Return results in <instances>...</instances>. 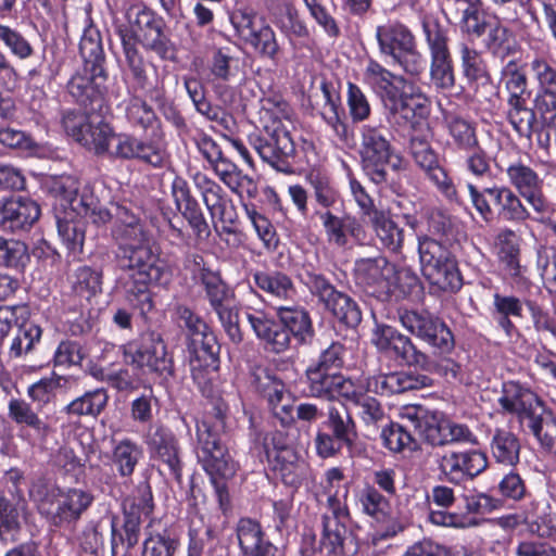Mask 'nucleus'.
I'll list each match as a JSON object with an SVG mask.
<instances>
[{"mask_svg":"<svg viewBox=\"0 0 556 556\" xmlns=\"http://www.w3.org/2000/svg\"><path fill=\"white\" fill-rule=\"evenodd\" d=\"M253 280L271 301L293 300L296 294L292 279L279 270L256 271L253 274Z\"/></svg>","mask_w":556,"mask_h":556,"instance_id":"nucleus-35","label":"nucleus"},{"mask_svg":"<svg viewBox=\"0 0 556 556\" xmlns=\"http://www.w3.org/2000/svg\"><path fill=\"white\" fill-rule=\"evenodd\" d=\"M420 435L434 447L446 446V416L439 412H431L426 416Z\"/></svg>","mask_w":556,"mask_h":556,"instance_id":"nucleus-62","label":"nucleus"},{"mask_svg":"<svg viewBox=\"0 0 556 556\" xmlns=\"http://www.w3.org/2000/svg\"><path fill=\"white\" fill-rule=\"evenodd\" d=\"M437 463L441 473L454 483L472 479L488 467L485 454L478 450L445 452Z\"/></svg>","mask_w":556,"mask_h":556,"instance_id":"nucleus-18","label":"nucleus"},{"mask_svg":"<svg viewBox=\"0 0 556 556\" xmlns=\"http://www.w3.org/2000/svg\"><path fill=\"white\" fill-rule=\"evenodd\" d=\"M519 518L531 532L542 538L552 535L556 530V518L546 502H531Z\"/></svg>","mask_w":556,"mask_h":556,"instance_id":"nucleus-39","label":"nucleus"},{"mask_svg":"<svg viewBox=\"0 0 556 556\" xmlns=\"http://www.w3.org/2000/svg\"><path fill=\"white\" fill-rule=\"evenodd\" d=\"M340 374L309 364L305 370L309 394L315 397L333 400V389Z\"/></svg>","mask_w":556,"mask_h":556,"instance_id":"nucleus-50","label":"nucleus"},{"mask_svg":"<svg viewBox=\"0 0 556 556\" xmlns=\"http://www.w3.org/2000/svg\"><path fill=\"white\" fill-rule=\"evenodd\" d=\"M495 18L488 14L481 7V2H468L467 8L463 13V27L468 34L478 37L486 33L488 26Z\"/></svg>","mask_w":556,"mask_h":556,"instance_id":"nucleus-58","label":"nucleus"},{"mask_svg":"<svg viewBox=\"0 0 556 556\" xmlns=\"http://www.w3.org/2000/svg\"><path fill=\"white\" fill-rule=\"evenodd\" d=\"M536 113L534 108L528 106L527 99L507 102V119L520 137L531 139L532 135L535 134Z\"/></svg>","mask_w":556,"mask_h":556,"instance_id":"nucleus-47","label":"nucleus"},{"mask_svg":"<svg viewBox=\"0 0 556 556\" xmlns=\"http://www.w3.org/2000/svg\"><path fill=\"white\" fill-rule=\"evenodd\" d=\"M381 437L384 446L393 452L413 451L417 446L415 439L408 430V425L392 422L382 430Z\"/></svg>","mask_w":556,"mask_h":556,"instance_id":"nucleus-57","label":"nucleus"},{"mask_svg":"<svg viewBox=\"0 0 556 556\" xmlns=\"http://www.w3.org/2000/svg\"><path fill=\"white\" fill-rule=\"evenodd\" d=\"M427 98L421 93H396L383 106L390 123L400 126L409 123L413 118L422 117L427 114Z\"/></svg>","mask_w":556,"mask_h":556,"instance_id":"nucleus-28","label":"nucleus"},{"mask_svg":"<svg viewBox=\"0 0 556 556\" xmlns=\"http://www.w3.org/2000/svg\"><path fill=\"white\" fill-rule=\"evenodd\" d=\"M123 507L125 517L138 520L148 518L154 509L153 495L149 482L146 480L140 482L134 495L124 500Z\"/></svg>","mask_w":556,"mask_h":556,"instance_id":"nucleus-51","label":"nucleus"},{"mask_svg":"<svg viewBox=\"0 0 556 556\" xmlns=\"http://www.w3.org/2000/svg\"><path fill=\"white\" fill-rule=\"evenodd\" d=\"M530 68L538 84L533 106L541 117H545L556 111V68L543 58L532 60Z\"/></svg>","mask_w":556,"mask_h":556,"instance_id":"nucleus-23","label":"nucleus"},{"mask_svg":"<svg viewBox=\"0 0 556 556\" xmlns=\"http://www.w3.org/2000/svg\"><path fill=\"white\" fill-rule=\"evenodd\" d=\"M113 214L116 218L112 230L117 243L115 260L130 279L125 283L126 298L141 314L149 313L153 302L148 286L167 282L170 277L168 267L149 244L148 231L138 216L122 204L114 205Z\"/></svg>","mask_w":556,"mask_h":556,"instance_id":"nucleus-1","label":"nucleus"},{"mask_svg":"<svg viewBox=\"0 0 556 556\" xmlns=\"http://www.w3.org/2000/svg\"><path fill=\"white\" fill-rule=\"evenodd\" d=\"M74 292L87 300L102 291V273L89 266L76 269L73 280Z\"/></svg>","mask_w":556,"mask_h":556,"instance_id":"nucleus-53","label":"nucleus"},{"mask_svg":"<svg viewBox=\"0 0 556 556\" xmlns=\"http://www.w3.org/2000/svg\"><path fill=\"white\" fill-rule=\"evenodd\" d=\"M279 320L288 329V334L293 336L301 344L311 342L314 329L309 314L299 307L277 306Z\"/></svg>","mask_w":556,"mask_h":556,"instance_id":"nucleus-38","label":"nucleus"},{"mask_svg":"<svg viewBox=\"0 0 556 556\" xmlns=\"http://www.w3.org/2000/svg\"><path fill=\"white\" fill-rule=\"evenodd\" d=\"M106 78L103 67H80L67 81V93L79 106L94 111L102 104Z\"/></svg>","mask_w":556,"mask_h":556,"instance_id":"nucleus-16","label":"nucleus"},{"mask_svg":"<svg viewBox=\"0 0 556 556\" xmlns=\"http://www.w3.org/2000/svg\"><path fill=\"white\" fill-rule=\"evenodd\" d=\"M79 143L98 156L113 160L138 159L153 166L164 160L163 150L127 132H115L113 126L100 115L89 122Z\"/></svg>","mask_w":556,"mask_h":556,"instance_id":"nucleus-3","label":"nucleus"},{"mask_svg":"<svg viewBox=\"0 0 556 556\" xmlns=\"http://www.w3.org/2000/svg\"><path fill=\"white\" fill-rule=\"evenodd\" d=\"M419 287L418 276L407 267L396 268L395 274L388 281V288L384 290L383 296L394 295L403 298L410 294Z\"/></svg>","mask_w":556,"mask_h":556,"instance_id":"nucleus-59","label":"nucleus"},{"mask_svg":"<svg viewBox=\"0 0 556 556\" xmlns=\"http://www.w3.org/2000/svg\"><path fill=\"white\" fill-rule=\"evenodd\" d=\"M389 135L384 126L372 124L363 125L358 131L361 164L376 185L387 181L389 166L393 170L403 168L402 159L395 154Z\"/></svg>","mask_w":556,"mask_h":556,"instance_id":"nucleus-5","label":"nucleus"},{"mask_svg":"<svg viewBox=\"0 0 556 556\" xmlns=\"http://www.w3.org/2000/svg\"><path fill=\"white\" fill-rule=\"evenodd\" d=\"M147 443L153 453L176 479L181 477V460L177 440L172 432L156 428L148 435Z\"/></svg>","mask_w":556,"mask_h":556,"instance_id":"nucleus-27","label":"nucleus"},{"mask_svg":"<svg viewBox=\"0 0 556 556\" xmlns=\"http://www.w3.org/2000/svg\"><path fill=\"white\" fill-rule=\"evenodd\" d=\"M445 127L453 144L462 151L468 152L471 149L478 148L479 139L477 136L476 125L455 114H445Z\"/></svg>","mask_w":556,"mask_h":556,"instance_id":"nucleus-41","label":"nucleus"},{"mask_svg":"<svg viewBox=\"0 0 556 556\" xmlns=\"http://www.w3.org/2000/svg\"><path fill=\"white\" fill-rule=\"evenodd\" d=\"M371 342L380 352L408 366H415L425 371L437 368L435 363L418 350L410 338L391 326L377 324L372 329Z\"/></svg>","mask_w":556,"mask_h":556,"instance_id":"nucleus-11","label":"nucleus"},{"mask_svg":"<svg viewBox=\"0 0 556 556\" xmlns=\"http://www.w3.org/2000/svg\"><path fill=\"white\" fill-rule=\"evenodd\" d=\"M8 409L9 417L14 422L29 427L38 439L45 440L51 432L49 424L43 421L25 400L11 399Z\"/></svg>","mask_w":556,"mask_h":556,"instance_id":"nucleus-44","label":"nucleus"},{"mask_svg":"<svg viewBox=\"0 0 556 556\" xmlns=\"http://www.w3.org/2000/svg\"><path fill=\"white\" fill-rule=\"evenodd\" d=\"M377 39L380 51L393 60L415 46L414 36L401 24L378 27Z\"/></svg>","mask_w":556,"mask_h":556,"instance_id":"nucleus-37","label":"nucleus"},{"mask_svg":"<svg viewBox=\"0 0 556 556\" xmlns=\"http://www.w3.org/2000/svg\"><path fill=\"white\" fill-rule=\"evenodd\" d=\"M71 205L79 214L92 217L96 223H106L111 216L110 212L100 207L99 200L86 188L73 197Z\"/></svg>","mask_w":556,"mask_h":556,"instance_id":"nucleus-61","label":"nucleus"},{"mask_svg":"<svg viewBox=\"0 0 556 556\" xmlns=\"http://www.w3.org/2000/svg\"><path fill=\"white\" fill-rule=\"evenodd\" d=\"M508 182L538 215L549 210V202L544 193V180L529 165L520 161L510 163L505 169Z\"/></svg>","mask_w":556,"mask_h":556,"instance_id":"nucleus-14","label":"nucleus"},{"mask_svg":"<svg viewBox=\"0 0 556 556\" xmlns=\"http://www.w3.org/2000/svg\"><path fill=\"white\" fill-rule=\"evenodd\" d=\"M125 115L132 126L141 129L153 128L157 124V117L152 106L139 97H131L127 101Z\"/></svg>","mask_w":556,"mask_h":556,"instance_id":"nucleus-54","label":"nucleus"},{"mask_svg":"<svg viewBox=\"0 0 556 556\" xmlns=\"http://www.w3.org/2000/svg\"><path fill=\"white\" fill-rule=\"evenodd\" d=\"M142 456L141 446L130 439H123L114 442L111 460L118 475L127 478L134 473Z\"/></svg>","mask_w":556,"mask_h":556,"instance_id":"nucleus-42","label":"nucleus"},{"mask_svg":"<svg viewBox=\"0 0 556 556\" xmlns=\"http://www.w3.org/2000/svg\"><path fill=\"white\" fill-rule=\"evenodd\" d=\"M27 516L24 503L13 504L0 492V541L4 543L17 541L27 522Z\"/></svg>","mask_w":556,"mask_h":556,"instance_id":"nucleus-31","label":"nucleus"},{"mask_svg":"<svg viewBox=\"0 0 556 556\" xmlns=\"http://www.w3.org/2000/svg\"><path fill=\"white\" fill-rule=\"evenodd\" d=\"M293 113L286 102L267 101L261 111L263 130L250 136V143L261 159L282 173H290L295 144Z\"/></svg>","mask_w":556,"mask_h":556,"instance_id":"nucleus-2","label":"nucleus"},{"mask_svg":"<svg viewBox=\"0 0 556 556\" xmlns=\"http://www.w3.org/2000/svg\"><path fill=\"white\" fill-rule=\"evenodd\" d=\"M239 546L249 556H276L277 547L267 540L261 525L250 518H241L237 526Z\"/></svg>","mask_w":556,"mask_h":556,"instance_id":"nucleus-30","label":"nucleus"},{"mask_svg":"<svg viewBox=\"0 0 556 556\" xmlns=\"http://www.w3.org/2000/svg\"><path fill=\"white\" fill-rule=\"evenodd\" d=\"M324 306L348 327L355 328L362 321V311L358 304L341 291H337Z\"/></svg>","mask_w":556,"mask_h":556,"instance_id":"nucleus-48","label":"nucleus"},{"mask_svg":"<svg viewBox=\"0 0 556 556\" xmlns=\"http://www.w3.org/2000/svg\"><path fill=\"white\" fill-rule=\"evenodd\" d=\"M178 540L168 531L150 534L143 543L142 556H174Z\"/></svg>","mask_w":556,"mask_h":556,"instance_id":"nucleus-64","label":"nucleus"},{"mask_svg":"<svg viewBox=\"0 0 556 556\" xmlns=\"http://www.w3.org/2000/svg\"><path fill=\"white\" fill-rule=\"evenodd\" d=\"M325 477L328 497L326 510L321 516L320 551L324 556H349L356 551L352 533L348 529L350 514L344 498L339 495V490L332 492V489L342 481L343 473L339 468H330Z\"/></svg>","mask_w":556,"mask_h":556,"instance_id":"nucleus-4","label":"nucleus"},{"mask_svg":"<svg viewBox=\"0 0 556 556\" xmlns=\"http://www.w3.org/2000/svg\"><path fill=\"white\" fill-rule=\"evenodd\" d=\"M316 109L321 118L332 128L334 134L343 141L349 138L348 127L341 119L339 94L326 83L320 85L319 91L315 94Z\"/></svg>","mask_w":556,"mask_h":556,"instance_id":"nucleus-33","label":"nucleus"},{"mask_svg":"<svg viewBox=\"0 0 556 556\" xmlns=\"http://www.w3.org/2000/svg\"><path fill=\"white\" fill-rule=\"evenodd\" d=\"M463 74L469 81L488 80L486 63L480 52L466 43L459 46Z\"/></svg>","mask_w":556,"mask_h":556,"instance_id":"nucleus-55","label":"nucleus"},{"mask_svg":"<svg viewBox=\"0 0 556 556\" xmlns=\"http://www.w3.org/2000/svg\"><path fill=\"white\" fill-rule=\"evenodd\" d=\"M466 187L472 206L485 223H490L494 217V211L486 195L496 208L498 218L511 223H522L531 218V211L523 203L520 194L507 186L493 185L480 190L476 184L467 182Z\"/></svg>","mask_w":556,"mask_h":556,"instance_id":"nucleus-6","label":"nucleus"},{"mask_svg":"<svg viewBox=\"0 0 556 556\" xmlns=\"http://www.w3.org/2000/svg\"><path fill=\"white\" fill-rule=\"evenodd\" d=\"M522 426L528 428L543 448L556 453V417L544 403L529 415Z\"/></svg>","mask_w":556,"mask_h":556,"instance_id":"nucleus-34","label":"nucleus"},{"mask_svg":"<svg viewBox=\"0 0 556 556\" xmlns=\"http://www.w3.org/2000/svg\"><path fill=\"white\" fill-rule=\"evenodd\" d=\"M122 43L128 70L134 80L135 90H147L151 87L147 75V65L139 55L131 36L122 35Z\"/></svg>","mask_w":556,"mask_h":556,"instance_id":"nucleus-52","label":"nucleus"},{"mask_svg":"<svg viewBox=\"0 0 556 556\" xmlns=\"http://www.w3.org/2000/svg\"><path fill=\"white\" fill-rule=\"evenodd\" d=\"M79 52L84 61L81 67H103V49L98 31L89 29L84 33L79 42Z\"/></svg>","mask_w":556,"mask_h":556,"instance_id":"nucleus-60","label":"nucleus"},{"mask_svg":"<svg viewBox=\"0 0 556 556\" xmlns=\"http://www.w3.org/2000/svg\"><path fill=\"white\" fill-rule=\"evenodd\" d=\"M71 381L66 377L51 375L30 384L27 389V395L33 402L37 403L38 406H45L59 393H65Z\"/></svg>","mask_w":556,"mask_h":556,"instance_id":"nucleus-49","label":"nucleus"},{"mask_svg":"<svg viewBox=\"0 0 556 556\" xmlns=\"http://www.w3.org/2000/svg\"><path fill=\"white\" fill-rule=\"evenodd\" d=\"M395 274V265L386 256L378 254L374 257H361L354 264L356 285L364 291L376 296H383L388 281Z\"/></svg>","mask_w":556,"mask_h":556,"instance_id":"nucleus-19","label":"nucleus"},{"mask_svg":"<svg viewBox=\"0 0 556 556\" xmlns=\"http://www.w3.org/2000/svg\"><path fill=\"white\" fill-rule=\"evenodd\" d=\"M426 376H418L407 371L380 374L368 378L367 389L381 395L399 394L416 390L427 384Z\"/></svg>","mask_w":556,"mask_h":556,"instance_id":"nucleus-26","label":"nucleus"},{"mask_svg":"<svg viewBox=\"0 0 556 556\" xmlns=\"http://www.w3.org/2000/svg\"><path fill=\"white\" fill-rule=\"evenodd\" d=\"M224 421L216 419L213 424L203 421L198 425V450L197 456L210 480H229L238 469L237 463L232 459L227 446L222 442L220 432Z\"/></svg>","mask_w":556,"mask_h":556,"instance_id":"nucleus-8","label":"nucleus"},{"mask_svg":"<svg viewBox=\"0 0 556 556\" xmlns=\"http://www.w3.org/2000/svg\"><path fill=\"white\" fill-rule=\"evenodd\" d=\"M247 319L265 350L279 354L289 349L291 337L280 320L269 318L264 312H248Z\"/></svg>","mask_w":556,"mask_h":556,"instance_id":"nucleus-24","label":"nucleus"},{"mask_svg":"<svg viewBox=\"0 0 556 556\" xmlns=\"http://www.w3.org/2000/svg\"><path fill=\"white\" fill-rule=\"evenodd\" d=\"M199 280L204 288L205 298L207 299L213 311L224 307L235 301V293L222 279L219 274L208 268H202Z\"/></svg>","mask_w":556,"mask_h":556,"instance_id":"nucleus-40","label":"nucleus"},{"mask_svg":"<svg viewBox=\"0 0 556 556\" xmlns=\"http://www.w3.org/2000/svg\"><path fill=\"white\" fill-rule=\"evenodd\" d=\"M219 349L213 332L202 337L197 345L192 344V342L190 343L192 377L199 383L203 379V371L210 375L217 370Z\"/></svg>","mask_w":556,"mask_h":556,"instance_id":"nucleus-29","label":"nucleus"},{"mask_svg":"<svg viewBox=\"0 0 556 556\" xmlns=\"http://www.w3.org/2000/svg\"><path fill=\"white\" fill-rule=\"evenodd\" d=\"M422 28L431 52V78L435 86L451 88L454 85V74L446 33L434 21H424Z\"/></svg>","mask_w":556,"mask_h":556,"instance_id":"nucleus-17","label":"nucleus"},{"mask_svg":"<svg viewBox=\"0 0 556 556\" xmlns=\"http://www.w3.org/2000/svg\"><path fill=\"white\" fill-rule=\"evenodd\" d=\"M267 463L280 480L289 486L299 488L309 473L308 465L290 446L267 448Z\"/></svg>","mask_w":556,"mask_h":556,"instance_id":"nucleus-22","label":"nucleus"},{"mask_svg":"<svg viewBox=\"0 0 556 556\" xmlns=\"http://www.w3.org/2000/svg\"><path fill=\"white\" fill-rule=\"evenodd\" d=\"M497 256L502 269L511 278L521 275L520 239L517 233L505 228L496 236Z\"/></svg>","mask_w":556,"mask_h":556,"instance_id":"nucleus-36","label":"nucleus"},{"mask_svg":"<svg viewBox=\"0 0 556 556\" xmlns=\"http://www.w3.org/2000/svg\"><path fill=\"white\" fill-rule=\"evenodd\" d=\"M374 231L383 248L400 252L404 243V230L382 211L370 218Z\"/></svg>","mask_w":556,"mask_h":556,"instance_id":"nucleus-45","label":"nucleus"},{"mask_svg":"<svg viewBox=\"0 0 556 556\" xmlns=\"http://www.w3.org/2000/svg\"><path fill=\"white\" fill-rule=\"evenodd\" d=\"M399 319L401 325L412 334L427 342L439 353H448L454 348V337L450 328L427 313L416 311H400Z\"/></svg>","mask_w":556,"mask_h":556,"instance_id":"nucleus-12","label":"nucleus"},{"mask_svg":"<svg viewBox=\"0 0 556 556\" xmlns=\"http://www.w3.org/2000/svg\"><path fill=\"white\" fill-rule=\"evenodd\" d=\"M126 18L131 27V34L123 33L122 35L131 36L142 42V45L156 52L164 51V42L162 33L153 12L148 9L143 2H132L126 9Z\"/></svg>","mask_w":556,"mask_h":556,"instance_id":"nucleus-20","label":"nucleus"},{"mask_svg":"<svg viewBox=\"0 0 556 556\" xmlns=\"http://www.w3.org/2000/svg\"><path fill=\"white\" fill-rule=\"evenodd\" d=\"M109 395L104 389L88 391L81 396L76 397L64 407L68 416H99L108 405Z\"/></svg>","mask_w":556,"mask_h":556,"instance_id":"nucleus-46","label":"nucleus"},{"mask_svg":"<svg viewBox=\"0 0 556 556\" xmlns=\"http://www.w3.org/2000/svg\"><path fill=\"white\" fill-rule=\"evenodd\" d=\"M520 441L509 430L496 429L491 440V453L496 463L515 466L519 462Z\"/></svg>","mask_w":556,"mask_h":556,"instance_id":"nucleus-43","label":"nucleus"},{"mask_svg":"<svg viewBox=\"0 0 556 556\" xmlns=\"http://www.w3.org/2000/svg\"><path fill=\"white\" fill-rule=\"evenodd\" d=\"M122 351L128 365L159 375H173V361L160 333H143L139 340L124 344Z\"/></svg>","mask_w":556,"mask_h":556,"instance_id":"nucleus-10","label":"nucleus"},{"mask_svg":"<svg viewBox=\"0 0 556 556\" xmlns=\"http://www.w3.org/2000/svg\"><path fill=\"white\" fill-rule=\"evenodd\" d=\"M92 502V494L85 490L53 489L39 500L38 509L52 525L63 527L79 520Z\"/></svg>","mask_w":556,"mask_h":556,"instance_id":"nucleus-9","label":"nucleus"},{"mask_svg":"<svg viewBox=\"0 0 556 556\" xmlns=\"http://www.w3.org/2000/svg\"><path fill=\"white\" fill-rule=\"evenodd\" d=\"M503 80L508 92L507 102L528 100V78L526 73L509 62L503 70Z\"/></svg>","mask_w":556,"mask_h":556,"instance_id":"nucleus-56","label":"nucleus"},{"mask_svg":"<svg viewBox=\"0 0 556 556\" xmlns=\"http://www.w3.org/2000/svg\"><path fill=\"white\" fill-rule=\"evenodd\" d=\"M409 152L415 163L426 173L439 165L438 155L431 148L426 136H412Z\"/></svg>","mask_w":556,"mask_h":556,"instance_id":"nucleus-63","label":"nucleus"},{"mask_svg":"<svg viewBox=\"0 0 556 556\" xmlns=\"http://www.w3.org/2000/svg\"><path fill=\"white\" fill-rule=\"evenodd\" d=\"M498 403L505 412L516 414L519 422L523 425L529 415L543 404V401L531 390L515 382H507L504 384Z\"/></svg>","mask_w":556,"mask_h":556,"instance_id":"nucleus-25","label":"nucleus"},{"mask_svg":"<svg viewBox=\"0 0 556 556\" xmlns=\"http://www.w3.org/2000/svg\"><path fill=\"white\" fill-rule=\"evenodd\" d=\"M331 433L319 431L315 444L319 456L327 458L336 455L342 446L351 448L356 439V425L345 409H338L331 406L328 410V418L325 422Z\"/></svg>","mask_w":556,"mask_h":556,"instance_id":"nucleus-13","label":"nucleus"},{"mask_svg":"<svg viewBox=\"0 0 556 556\" xmlns=\"http://www.w3.org/2000/svg\"><path fill=\"white\" fill-rule=\"evenodd\" d=\"M78 541L83 556H119L117 531L112 516L88 521Z\"/></svg>","mask_w":556,"mask_h":556,"instance_id":"nucleus-15","label":"nucleus"},{"mask_svg":"<svg viewBox=\"0 0 556 556\" xmlns=\"http://www.w3.org/2000/svg\"><path fill=\"white\" fill-rule=\"evenodd\" d=\"M40 216L38 204L29 198L0 199V230L17 232L28 230Z\"/></svg>","mask_w":556,"mask_h":556,"instance_id":"nucleus-21","label":"nucleus"},{"mask_svg":"<svg viewBox=\"0 0 556 556\" xmlns=\"http://www.w3.org/2000/svg\"><path fill=\"white\" fill-rule=\"evenodd\" d=\"M364 77L366 83L381 98L383 105L395 97L400 88L406 84L404 77L392 74L374 60L368 62Z\"/></svg>","mask_w":556,"mask_h":556,"instance_id":"nucleus-32","label":"nucleus"},{"mask_svg":"<svg viewBox=\"0 0 556 556\" xmlns=\"http://www.w3.org/2000/svg\"><path fill=\"white\" fill-rule=\"evenodd\" d=\"M418 254L424 277L442 291L455 292L463 279L451 251L440 241L422 236L418 238Z\"/></svg>","mask_w":556,"mask_h":556,"instance_id":"nucleus-7","label":"nucleus"}]
</instances>
